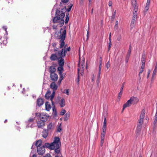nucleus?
<instances>
[{"mask_svg":"<svg viewBox=\"0 0 157 157\" xmlns=\"http://www.w3.org/2000/svg\"><path fill=\"white\" fill-rule=\"evenodd\" d=\"M145 114V110L143 109L141 111L140 116V118L138 121L137 123L136 129L138 132H140L141 131L144 117Z\"/></svg>","mask_w":157,"mask_h":157,"instance_id":"1","label":"nucleus"},{"mask_svg":"<svg viewBox=\"0 0 157 157\" xmlns=\"http://www.w3.org/2000/svg\"><path fill=\"white\" fill-rule=\"evenodd\" d=\"M66 30L64 29L62 33H61L59 36V39H60V48H63L65 45L64 40L66 38Z\"/></svg>","mask_w":157,"mask_h":157,"instance_id":"2","label":"nucleus"},{"mask_svg":"<svg viewBox=\"0 0 157 157\" xmlns=\"http://www.w3.org/2000/svg\"><path fill=\"white\" fill-rule=\"evenodd\" d=\"M52 150L56 148H59L61 146V143L60 141L59 138L58 137H56L54 139V141L52 143Z\"/></svg>","mask_w":157,"mask_h":157,"instance_id":"3","label":"nucleus"},{"mask_svg":"<svg viewBox=\"0 0 157 157\" xmlns=\"http://www.w3.org/2000/svg\"><path fill=\"white\" fill-rule=\"evenodd\" d=\"M60 11L57 9L56 10L55 17L53 19V22L54 23H57L59 22L61 17L60 14Z\"/></svg>","mask_w":157,"mask_h":157,"instance_id":"4","label":"nucleus"},{"mask_svg":"<svg viewBox=\"0 0 157 157\" xmlns=\"http://www.w3.org/2000/svg\"><path fill=\"white\" fill-rule=\"evenodd\" d=\"M37 152L40 155H43L45 153V147L44 146L37 147Z\"/></svg>","mask_w":157,"mask_h":157,"instance_id":"5","label":"nucleus"},{"mask_svg":"<svg viewBox=\"0 0 157 157\" xmlns=\"http://www.w3.org/2000/svg\"><path fill=\"white\" fill-rule=\"evenodd\" d=\"M48 115L47 113H40L39 116L40 119L45 122L48 118Z\"/></svg>","mask_w":157,"mask_h":157,"instance_id":"6","label":"nucleus"},{"mask_svg":"<svg viewBox=\"0 0 157 157\" xmlns=\"http://www.w3.org/2000/svg\"><path fill=\"white\" fill-rule=\"evenodd\" d=\"M50 79L53 82H56L58 79L57 75L56 73H52L50 74Z\"/></svg>","mask_w":157,"mask_h":157,"instance_id":"7","label":"nucleus"},{"mask_svg":"<svg viewBox=\"0 0 157 157\" xmlns=\"http://www.w3.org/2000/svg\"><path fill=\"white\" fill-rule=\"evenodd\" d=\"M66 52L65 49L63 48L61 51H58V54L60 58L64 57L66 55Z\"/></svg>","mask_w":157,"mask_h":157,"instance_id":"8","label":"nucleus"},{"mask_svg":"<svg viewBox=\"0 0 157 157\" xmlns=\"http://www.w3.org/2000/svg\"><path fill=\"white\" fill-rule=\"evenodd\" d=\"M55 128V125L54 124L51 122L48 124L47 126V129L48 132L52 131Z\"/></svg>","mask_w":157,"mask_h":157,"instance_id":"9","label":"nucleus"},{"mask_svg":"<svg viewBox=\"0 0 157 157\" xmlns=\"http://www.w3.org/2000/svg\"><path fill=\"white\" fill-rule=\"evenodd\" d=\"M45 122L40 119L37 121V126L39 128H42L45 125Z\"/></svg>","mask_w":157,"mask_h":157,"instance_id":"10","label":"nucleus"},{"mask_svg":"<svg viewBox=\"0 0 157 157\" xmlns=\"http://www.w3.org/2000/svg\"><path fill=\"white\" fill-rule=\"evenodd\" d=\"M67 11V8L66 6H64L63 9H62L60 11V15L62 18H64L65 14V12Z\"/></svg>","mask_w":157,"mask_h":157,"instance_id":"11","label":"nucleus"},{"mask_svg":"<svg viewBox=\"0 0 157 157\" xmlns=\"http://www.w3.org/2000/svg\"><path fill=\"white\" fill-rule=\"evenodd\" d=\"M44 103V100L43 99L39 98L37 99L36 101V105L39 107L40 106L42 105Z\"/></svg>","mask_w":157,"mask_h":157,"instance_id":"12","label":"nucleus"},{"mask_svg":"<svg viewBox=\"0 0 157 157\" xmlns=\"http://www.w3.org/2000/svg\"><path fill=\"white\" fill-rule=\"evenodd\" d=\"M55 82H52L50 84V88L54 90H56L58 88L57 85L55 83Z\"/></svg>","mask_w":157,"mask_h":157,"instance_id":"13","label":"nucleus"},{"mask_svg":"<svg viewBox=\"0 0 157 157\" xmlns=\"http://www.w3.org/2000/svg\"><path fill=\"white\" fill-rule=\"evenodd\" d=\"M135 8L134 10L135 12L133 13V16L132 17V19L133 20H135L137 18V7L136 6H133Z\"/></svg>","mask_w":157,"mask_h":157,"instance_id":"14","label":"nucleus"},{"mask_svg":"<svg viewBox=\"0 0 157 157\" xmlns=\"http://www.w3.org/2000/svg\"><path fill=\"white\" fill-rule=\"evenodd\" d=\"M132 102L130 99L128 100L127 101L124 105L123 108V110L126 108L130 106L132 104Z\"/></svg>","mask_w":157,"mask_h":157,"instance_id":"15","label":"nucleus"},{"mask_svg":"<svg viewBox=\"0 0 157 157\" xmlns=\"http://www.w3.org/2000/svg\"><path fill=\"white\" fill-rule=\"evenodd\" d=\"M48 131L46 129H44L42 132V136L44 138H46L48 135Z\"/></svg>","mask_w":157,"mask_h":157,"instance_id":"16","label":"nucleus"},{"mask_svg":"<svg viewBox=\"0 0 157 157\" xmlns=\"http://www.w3.org/2000/svg\"><path fill=\"white\" fill-rule=\"evenodd\" d=\"M130 100L132 102H134L133 104L137 103L139 101L138 98L135 97L131 98Z\"/></svg>","mask_w":157,"mask_h":157,"instance_id":"17","label":"nucleus"},{"mask_svg":"<svg viewBox=\"0 0 157 157\" xmlns=\"http://www.w3.org/2000/svg\"><path fill=\"white\" fill-rule=\"evenodd\" d=\"M56 69L53 66H51L49 68V72L50 74L55 73Z\"/></svg>","mask_w":157,"mask_h":157,"instance_id":"18","label":"nucleus"},{"mask_svg":"<svg viewBox=\"0 0 157 157\" xmlns=\"http://www.w3.org/2000/svg\"><path fill=\"white\" fill-rule=\"evenodd\" d=\"M45 98L47 99H50L51 101V93L50 91H47L45 95Z\"/></svg>","mask_w":157,"mask_h":157,"instance_id":"19","label":"nucleus"},{"mask_svg":"<svg viewBox=\"0 0 157 157\" xmlns=\"http://www.w3.org/2000/svg\"><path fill=\"white\" fill-rule=\"evenodd\" d=\"M57 58L58 57L56 54H52L50 57V59L52 61L56 60Z\"/></svg>","mask_w":157,"mask_h":157,"instance_id":"20","label":"nucleus"},{"mask_svg":"<svg viewBox=\"0 0 157 157\" xmlns=\"http://www.w3.org/2000/svg\"><path fill=\"white\" fill-rule=\"evenodd\" d=\"M45 108L46 110L48 111H49L51 109V106L48 102H46L45 103Z\"/></svg>","mask_w":157,"mask_h":157,"instance_id":"21","label":"nucleus"},{"mask_svg":"<svg viewBox=\"0 0 157 157\" xmlns=\"http://www.w3.org/2000/svg\"><path fill=\"white\" fill-rule=\"evenodd\" d=\"M124 82L123 83L120 89V92L119 93V94H118V98H120L121 97V95H122V93L123 92V88L124 87Z\"/></svg>","mask_w":157,"mask_h":157,"instance_id":"22","label":"nucleus"},{"mask_svg":"<svg viewBox=\"0 0 157 157\" xmlns=\"http://www.w3.org/2000/svg\"><path fill=\"white\" fill-rule=\"evenodd\" d=\"M58 71H59V73L60 74L61 73H63L64 69L63 68V66H59V67H58L57 68Z\"/></svg>","mask_w":157,"mask_h":157,"instance_id":"23","label":"nucleus"},{"mask_svg":"<svg viewBox=\"0 0 157 157\" xmlns=\"http://www.w3.org/2000/svg\"><path fill=\"white\" fill-rule=\"evenodd\" d=\"M70 114L69 112H68L64 115V121H67L70 116Z\"/></svg>","mask_w":157,"mask_h":157,"instance_id":"24","label":"nucleus"},{"mask_svg":"<svg viewBox=\"0 0 157 157\" xmlns=\"http://www.w3.org/2000/svg\"><path fill=\"white\" fill-rule=\"evenodd\" d=\"M42 141L40 140H38L36 141V143L35 145L37 147H41L42 145H41Z\"/></svg>","mask_w":157,"mask_h":157,"instance_id":"25","label":"nucleus"},{"mask_svg":"<svg viewBox=\"0 0 157 157\" xmlns=\"http://www.w3.org/2000/svg\"><path fill=\"white\" fill-rule=\"evenodd\" d=\"M62 18L61 17V18L60 20L59 21V22L58 23H59V26L60 27H62L64 24V20L63 19V18Z\"/></svg>","mask_w":157,"mask_h":157,"instance_id":"26","label":"nucleus"},{"mask_svg":"<svg viewBox=\"0 0 157 157\" xmlns=\"http://www.w3.org/2000/svg\"><path fill=\"white\" fill-rule=\"evenodd\" d=\"M150 1L151 0H147V1L146 6L145 7V9L146 11H147L149 8Z\"/></svg>","mask_w":157,"mask_h":157,"instance_id":"27","label":"nucleus"},{"mask_svg":"<svg viewBox=\"0 0 157 157\" xmlns=\"http://www.w3.org/2000/svg\"><path fill=\"white\" fill-rule=\"evenodd\" d=\"M59 66H63L64 64V59H63L62 58H61V59L59 61Z\"/></svg>","mask_w":157,"mask_h":157,"instance_id":"28","label":"nucleus"},{"mask_svg":"<svg viewBox=\"0 0 157 157\" xmlns=\"http://www.w3.org/2000/svg\"><path fill=\"white\" fill-rule=\"evenodd\" d=\"M59 104L61 107H63L65 106V101L63 98H62Z\"/></svg>","mask_w":157,"mask_h":157,"instance_id":"29","label":"nucleus"},{"mask_svg":"<svg viewBox=\"0 0 157 157\" xmlns=\"http://www.w3.org/2000/svg\"><path fill=\"white\" fill-rule=\"evenodd\" d=\"M45 146L49 148L50 149L52 150V143H51V144H49L48 143H46L45 144Z\"/></svg>","mask_w":157,"mask_h":157,"instance_id":"30","label":"nucleus"},{"mask_svg":"<svg viewBox=\"0 0 157 157\" xmlns=\"http://www.w3.org/2000/svg\"><path fill=\"white\" fill-rule=\"evenodd\" d=\"M60 75V78L59 80L60 81V82H61V81L63 79L64 76L65 75L64 74H63V73H61L60 74H59Z\"/></svg>","mask_w":157,"mask_h":157,"instance_id":"31","label":"nucleus"},{"mask_svg":"<svg viewBox=\"0 0 157 157\" xmlns=\"http://www.w3.org/2000/svg\"><path fill=\"white\" fill-rule=\"evenodd\" d=\"M157 72V70L156 69H154L153 70L152 75V79H153L154 76L156 75V73Z\"/></svg>","mask_w":157,"mask_h":157,"instance_id":"32","label":"nucleus"},{"mask_svg":"<svg viewBox=\"0 0 157 157\" xmlns=\"http://www.w3.org/2000/svg\"><path fill=\"white\" fill-rule=\"evenodd\" d=\"M55 93V90H53V91L52 94H51V101L52 103H53L52 100H53V99L54 97Z\"/></svg>","mask_w":157,"mask_h":157,"instance_id":"33","label":"nucleus"},{"mask_svg":"<svg viewBox=\"0 0 157 157\" xmlns=\"http://www.w3.org/2000/svg\"><path fill=\"white\" fill-rule=\"evenodd\" d=\"M112 46V42L111 41V39L109 38V46L108 48V51H109L111 47Z\"/></svg>","mask_w":157,"mask_h":157,"instance_id":"34","label":"nucleus"},{"mask_svg":"<svg viewBox=\"0 0 157 157\" xmlns=\"http://www.w3.org/2000/svg\"><path fill=\"white\" fill-rule=\"evenodd\" d=\"M72 6L73 4H70V5L68 6V9H67V11L68 12H69L71 11Z\"/></svg>","mask_w":157,"mask_h":157,"instance_id":"35","label":"nucleus"},{"mask_svg":"<svg viewBox=\"0 0 157 157\" xmlns=\"http://www.w3.org/2000/svg\"><path fill=\"white\" fill-rule=\"evenodd\" d=\"M135 20H133L132 19V20L130 25V27L132 29V28L134 26V24L135 22Z\"/></svg>","mask_w":157,"mask_h":157,"instance_id":"36","label":"nucleus"},{"mask_svg":"<svg viewBox=\"0 0 157 157\" xmlns=\"http://www.w3.org/2000/svg\"><path fill=\"white\" fill-rule=\"evenodd\" d=\"M59 148H55V151L57 154H59L60 152V150L59 149Z\"/></svg>","mask_w":157,"mask_h":157,"instance_id":"37","label":"nucleus"},{"mask_svg":"<svg viewBox=\"0 0 157 157\" xmlns=\"http://www.w3.org/2000/svg\"><path fill=\"white\" fill-rule=\"evenodd\" d=\"M69 0H61V1L60 3V6H62V4L63 3H66Z\"/></svg>","mask_w":157,"mask_h":157,"instance_id":"38","label":"nucleus"},{"mask_svg":"<svg viewBox=\"0 0 157 157\" xmlns=\"http://www.w3.org/2000/svg\"><path fill=\"white\" fill-rule=\"evenodd\" d=\"M66 112V111L65 110L63 109L62 111L60 112V115L63 116V115Z\"/></svg>","mask_w":157,"mask_h":157,"instance_id":"39","label":"nucleus"},{"mask_svg":"<svg viewBox=\"0 0 157 157\" xmlns=\"http://www.w3.org/2000/svg\"><path fill=\"white\" fill-rule=\"evenodd\" d=\"M101 58H100V59L99 60V70H101V64H102V60H101Z\"/></svg>","mask_w":157,"mask_h":157,"instance_id":"40","label":"nucleus"},{"mask_svg":"<svg viewBox=\"0 0 157 157\" xmlns=\"http://www.w3.org/2000/svg\"><path fill=\"white\" fill-rule=\"evenodd\" d=\"M132 5L133 6H136V0H132Z\"/></svg>","mask_w":157,"mask_h":157,"instance_id":"41","label":"nucleus"},{"mask_svg":"<svg viewBox=\"0 0 157 157\" xmlns=\"http://www.w3.org/2000/svg\"><path fill=\"white\" fill-rule=\"evenodd\" d=\"M104 121L103 122V125L106 126V118L104 116Z\"/></svg>","mask_w":157,"mask_h":157,"instance_id":"42","label":"nucleus"},{"mask_svg":"<svg viewBox=\"0 0 157 157\" xmlns=\"http://www.w3.org/2000/svg\"><path fill=\"white\" fill-rule=\"evenodd\" d=\"M105 138H101V142H100V146L102 147Z\"/></svg>","mask_w":157,"mask_h":157,"instance_id":"43","label":"nucleus"},{"mask_svg":"<svg viewBox=\"0 0 157 157\" xmlns=\"http://www.w3.org/2000/svg\"><path fill=\"white\" fill-rule=\"evenodd\" d=\"M143 71H144V69H142L141 68V69H140V71L139 72V78H140V79L141 78V77L140 76V75L142 73V72H143Z\"/></svg>","mask_w":157,"mask_h":157,"instance_id":"44","label":"nucleus"},{"mask_svg":"<svg viewBox=\"0 0 157 157\" xmlns=\"http://www.w3.org/2000/svg\"><path fill=\"white\" fill-rule=\"evenodd\" d=\"M106 126L103 125L102 128V132H105L106 131Z\"/></svg>","mask_w":157,"mask_h":157,"instance_id":"45","label":"nucleus"},{"mask_svg":"<svg viewBox=\"0 0 157 157\" xmlns=\"http://www.w3.org/2000/svg\"><path fill=\"white\" fill-rule=\"evenodd\" d=\"M116 11H115L113 13L112 16L111 17V19L112 20H114L115 17V14H116Z\"/></svg>","mask_w":157,"mask_h":157,"instance_id":"46","label":"nucleus"},{"mask_svg":"<svg viewBox=\"0 0 157 157\" xmlns=\"http://www.w3.org/2000/svg\"><path fill=\"white\" fill-rule=\"evenodd\" d=\"M34 121V118H30L28 120V122L29 123H30L33 122Z\"/></svg>","mask_w":157,"mask_h":157,"instance_id":"47","label":"nucleus"},{"mask_svg":"<svg viewBox=\"0 0 157 157\" xmlns=\"http://www.w3.org/2000/svg\"><path fill=\"white\" fill-rule=\"evenodd\" d=\"M61 125V124H60L58 126V128H57V132H60L62 130V129L60 127Z\"/></svg>","mask_w":157,"mask_h":157,"instance_id":"48","label":"nucleus"},{"mask_svg":"<svg viewBox=\"0 0 157 157\" xmlns=\"http://www.w3.org/2000/svg\"><path fill=\"white\" fill-rule=\"evenodd\" d=\"M131 48L132 47L131 45H130L129 46V49L128 50V52L127 53H128V54L129 53L131 54Z\"/></svg>","mask_w":157,"mask_h":157,"instance_id":"49","label":"nucleus"},{"mask_svg":"<svg viewBox=\"0 0 157 157\" xmlns=\"http://www.w3.org/2000/svg\"><path fill=\"white\" fill-rule=\"evenodd\" d=\"M69 17H68V16H67V17H66V18L65 20V24H67L69 20Z\"/></svg>","mask_w":157,"mask_h":157,"instance_id":"50","label":"nucleus"},{"mask_svg":"<svg viewBox=\"0 0 157 157\" xmlns=\"http://www.w3.org/2000/svg\"><path fill=\"white\" fill-rule=\"evenodd\" d=\"M141 61L142 63H145V59L144 57H142L141 59Z\"/></svg>","mask_w":157,"mask_h":157,"instance_id":"51","label":"nucleus"},{"mask_svg":"<svg viewBox=\"0 0 157 157\" xmlns=\"http://www.w3.org/2000/svg\"><path fill=\"white\" fill-rule=\"evenodd\" d=\"M118 21H116L115 25L114 26L115 29H117V28L118 27Z\"/></svg>","mask_w":157,"mask_h":157,"instance_id":"52","label":"nucleus"},{"mask_svg":"<svg viewBox=\"0 0 157 157\" xmlns=\"http://www.w3.org/2000/svg\"><path fill=\"white\" fill-rule=\"evenodd\" d=\"M105 132H102L101 133V138H105Z\"/></svg>","mask_w":157,"mask_h":157,"instance_id":"53","label":"nucleus"},{"mask_svg":"<svg viewBox=\"0 0 157 157\" xmlns=\"http://www.w3.org/2000/svg\"><path fill=\"white\" fill-rule=\"evenodd\" d=\"M106 67L108 69L110 67V63L109 61H108L106 64Z\"/></svg>","mask_w":157,"mask_h":157,"instance_id":"54","label":"nucleus"},{"mask_svg":"<svg viewBox=\"0 0 157 157\" xmlns=\"http://www.w3.org/2000/svg\"><path fill=\"white\" fill-rule=\"evenodd\" d=\"M69 89H67L66 90V91L64 92V93H65L67 95H69Z\"/></svg>","mask_w":157,"mask_h":157,"instance_id":"55","label":"nucleus"},{"mask_svg":"<svg viewBox=\"0 0 157 157\" xmlns=\"http://www.w3.org/2000/svg\"><path fill=\"white\" fill-rule=\"evenodd\" d=\"M3 29L5 31L6 34H7V32L6 30L7 29V28L6 27V26H3Z\"/></svg>","mask_w":157,"mask_h":157,"instance_id":"56","label":"nucleus"},{"mask_svg":"<svg viewBox=\"0 0 157 157\" xmlns=\"http://www.w3.org/2000/svg\"><path fill=\"white\" fill-rule=\"evenodd\" d=\"M154 124L155 125L157 124V119L155 118Z\"/></svg>","mask_w":157,"mask_h":157,"instance_id":"57","label":"nucleus"},{"mask_svg":"<svg viewBox=\"0 0 157 157\" xmlns=\"http://www.w3.org/2000/svg\"><path fill=\"white\" fill-rule=\"evenodd\" d=\"M150 72H151V71H150V70H149L148 71V72H147V78H149V75L150 74Z\"/></svg>","mask_w":157,"mask_h":157,"instance_id":"58","label":"nucleus"},{"mask_svg":"<svg viewBox=\"0 0 157 157\" xmlns=\"http://www.w3.org/2000/svg\"><path fill=\"white\" fill-rule=\"evenodd\" d=\"M145 63H142V65L141 67V68L142 69H144L145 66Z\"/></svg>","mask_w":157,"mask_h":157,"instance_id":"59","label":"nucleus"},{"mask_svg":"<svg viewBox=\"0 0 157 157\" xmlns=\"http://www.w3.org/2000/svg\"><path fill=\"white\" fill-rule=\"evenodd\" d=\"M112 3L111 1H109V6H112Z\"/></svg>","mask_w":157,"mask_h":157,"instance_id":"60","label":"nucleus"},{"mask_svg":"<svg viewBox=\"0 0 157 157\" xmlns=\"http://www.w3.org/2000/svg\"><path fill=\"white\" fill-rule=\"evenodd\" d=\"M70 50H71V48L70 47L67 48L66 49H65V50H66V52L67 51H70Z\"/></svg>","mask_w":157,"mask_h":157,"instance_id":"61","label":"nucleus"},{"mask_svg":"<svg viewBox=\"0 0 157 157\" xmlns=\"http://www.w3.org/2000/svg\"><path fill=\"white\" fill-rule=\"evenodd\" d=\"M130 54H130L129 53L128 54V53H127L126 57L129 58L130 56Z\"/></svg>","mask_w":157,"mask_h":157,"instance_id":"62","label":"nucleus"},{"mask_svg":"<svg viewBox=\"0 0 157 157\" xmlns=\"http://www.w3.org/2000/svg\"><path fill=\"white\" fill-rule=\"evenodd\" d=\"M130 54H130L129 53L128 54V53H127L126 57L129 58L130 56Z\"/></svg>","mask_w":157,"mask_h":157,"instance_id":"63","label":"nucleus"},{"mask_svg":"<svg viewBox=\"0 0 157 157\" xmlns=\"http://www.w3.org/2000/svg\"><path fill=\"white\" fill-rule=\"evenodd\" d=\"M121 39V36H120L117 38V40L118 41H119Z\"/></svg>","mask_w":157,"mask_h":157,"instance_id":"64","label":"nucleus"}]
</instances>
